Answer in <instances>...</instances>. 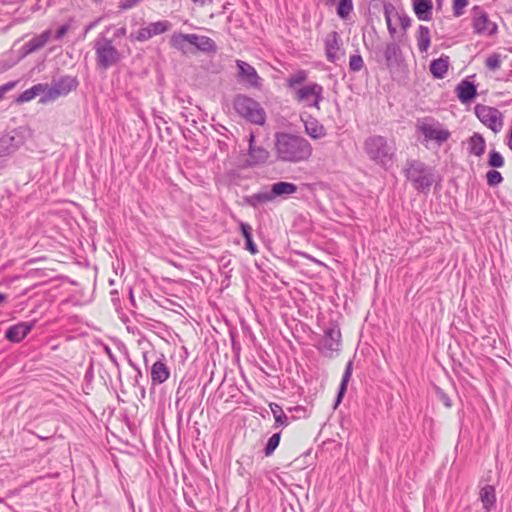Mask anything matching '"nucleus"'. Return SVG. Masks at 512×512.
I'll return each instance as SVG.
<instances>
[{
    "mask_svg": "<svg viewBox=\"0 0 512 512\" xmlns=\"http://www.w3.org/2000/svg\"><path fill=\"white\" fill-rule=\"evenodd\" d=\"M274 153L280 162L297 164L311 158L313 147L303 136L289 132H277L274 135Z\"/></svg>",
    "mask_w": 512,
    "mask_h": 512,
    "instance_id": "f257e3e1",
    "label": "nucleus"
},
{
    "mask_svg": "<svg viewBox=\"0 0 512 512\" xmlns=\"http://www.w3.org/2000/svg\"><path fill=\"white\" fill-rule=\"evenodd\" d=\"M363 150L371 162L385 170L391 168L396 161V144L385 136H368L363 142Z\"/></svg>",
    "mask_w": 512,
    "mask_h": 512,
    "instance_id": "f03ea898",
    "label": "nucleus"
},
{
    "mask_svg": "<svg viewBox=\"0 0 512 512\" xmlns=\"http://www.w3.org/2000/svg\"><path fill=\"white\" fill-rule=\"evenodd\" d=\"M111 27V25L106 26L93 42L96 64L101 70H107L117 65L123 58L122 52L114 45L113 39L107 36Z\"/></svg>",
    "mask_w": 512,
    "mask_h": 512,
    "instance_id": "7ed1b4c3",
    "label": "nucleus"
},
{
    "mask_svg": "<svg viewBox=\"0 0 512 512\" xmlns=\"http://www.w3.org/2000/svg\"><path fill=\"white\" fill-rule=\"evenodd\" d=\"M403 172L418 191H428L433 184L432 169L419 160H408Z\"/></svg>",
    "mask_w": 512,
    "mask_h": 512,
    "instance_id": "20e7f679",
    "label": "nucleus"
},
{
    "mask_svg": "<svg viewBox=\"0 0 512 512\" xmlns=\"http://www.w3.org/2000/svg\"><path fill=\"white\" fill-rule=\"evenodd\" d=\"M233 106L237 114L247 121L257 125L265 123V111L254 99L245 95H238L234 100Z\"/></svg>",
    "mask_w": 512,
    "mask_h": 512,
    "instance_id": "39448f33",
    "label": "nucleus"
},
{
    "mask_svg": "<svg viewBox=\"0 0 512 512\" xmlns=\"http://www.w3.org/2000/svg\"><path fill=\"white\" fill-rule=\"evenodd\" d=\"M471 26L476 35L493 37L498 33V25L492 21L488 12L481 5L471 8Z\"/></svg>",
    "mask_w": 512,
    "mask_h": 512,
    "instance_id": "423d86ee",
    "label": "nucleus"
},
{
    "mask_svg": "<svg viewBox=\"0 0 512 512\" xmlns=\"http://www.w3.org/2000/svg\"><path fill=\"white\" fill-rule=\"evenodd\" d=\"M324 88L322 85L311 82L299 87L293 92L294 99L303 103L306 107L320 109V103L323 101Z\"/></svg>",
    "mask_w": 512,
    "mask_h": 512,
    "instance_id": "0eeeda50",
    "label": "nucleus"
},
{
    "mask_svg": "<svg viewBox=\"0 0 512 512\" xmlns=\"http://www.w3.org/2000/svg\"><path fill=\"white\" fill-rule=\"evenodd\" d=\"M318 350L325 357H333L341 349V331L337 324L331 322L324 330L323 337L318 345Z\"/></svg>",
    "mask_w": 512,
    "mask_h": 512,
    "instance_id": "6e6552de",
    "label": "nucleus"
},
{
    "mask_svg": "<svg viewBox=\"0 0 512 512\" xmlns=\"http://www.w3.org/2000/svg\"><path fill=\"white\" fill-rule=\"evenodd\" d=\"M474 113L478 120L494 133H498L503 127V114L495 107L484 104H476Z\"/></svg>",
    "mask_w": 512,
    "mask_h": 512,
    "instance_id": "1a4fd4ad",
    "label": "nucleus"
},
{
    "mask_svg": "<svg viewBox=\"0 0 512 512\" xmlns=\"http://www.w3.org/2000/svg\"><path fill=\"white\" fill-rule=\"evenodd\" d=\"M171 23L167 20L151 22L135 32H131L129 39L132 42H145L154 36L161 35L171 29Z\"/></svg>",
    "mask_w": 512,
    "mask_h": 512,
    "instance_id": "9d476101",
    "label": "nucleus"
},
{
    "mask_svg": "<svg viewBox=\"0 0 512 512\" xmlns=\"http://www.w3.org/2000/svg\"><path fill=\"white\" fill-rule=\"evenodd\" d=\"M325 57L328 62L337 64L345 56L343 41L340 33L331 31L324 38Z\"/></svg>",
    "mask_w": 512,
    "mask_h": 512,
    "instance_id": "9b49d317",
    "label": "nucleus"
},
{
    "mask_svg": "<svg viewBox=\"0 0 512 512\" xmlns=\"http://www.w3.org/2000/svg\"><path fill=\"white\" fill-rule=\"evenodd\" d=\"M270 157L269 151L263 146L257 145L253 132L248 137V149L245 159L246 167H255L267 162Z\"/></svg>",
    "mask_w": 512,
    "mask_h": 512,
    "instance_id": "f8f14e48",
    "label": "nucleus"
},
{
    "mask_svg": "<svg viewBox=\"0 0 512 512\" xmlns=\"http://www.w3.org/2000/svg\"><path fill=\"white\" fill-rule=\"evenodd\" d=\"M25 143L23 134L13 130L9 134L0 137V157L9 156L15 153Z\"/></svg>",
    "mask_w": 512,
    "mask_h": 512,
    "instance_id": "ddd939ff",
    "label": "nucleus"
},
{
    "mask_svg": "<svg viewBox=\"0 0 512 512\" xmlns=\"http://www.w3.org/2000/svg\"><path fill=\"white\" fill-rule=\"evenodd\" d=\"M236 66L238 67V78L240 81L251 88H260L262 86V79L252 65L238 59L236 60Z\"/></svg>",
    "mask_w": 512,
    "mask_h": 512,
    "instance_id": "4468645a",
    "label": "nucleus"
},
{
    "mask_svg": "<svg viewBox=\"0 0 512 512\" xmlns=\"http://www.w3.org/2000/svg\"><path fill=\"white\" fill-rule=\"evenodd\" d=\"M36 320L18 322L10 326L5 332V338L12 343H20L35 327Z\"/></svg>",
    "mask_w": 512,
    "mask_h": 512,
    "instance_id": "2eb2a0df",
    "label": "nucleus"
},
{
    "mask_svg": "<svg viewBox=\"0 0 512 512\" xmlns=\"http://www.w3.org/2000/svg\"><path fill=\"white\" fill-rule=\"evenodd\" d=\"M418 129L426 140H434L438 144H442L450 137V132L448 130L435 127L431 124L424 123L420 125Z\"/></svg>",
    "mask_w": 512,
    "mask_h": 512,
    "instance_id": "dca6fc26",
    "label": "nucleus"
},
{
    "mask_svg": "<svg viewBox=\"0 0 512 512\" xmlns=\"http://www.w3.org/2000/svg\"><path fill=\"white\" fill-rule=\"evenodd\" d=\"M456 93L460 102L467 104L476 97L477 88L473 82L465 78L456 86Z\"/></svg>",
    "mask_w": 512,
    "mask_h": 512,
    "instance_id": "f3484780",
    "label": "nucleus"
},
{
    "mask_svg": "<svg viewBox=\"0 0 512 512\" xmlns=\"http://www.w3.org/2000/svg\"><path fill=\"white\" fill-rule=\"evenodd\" d=\"M150 375L153 385H159L168 380L170 377V370L164 359H159L152 364Z\"/></svg>",
    "mask_w": 512,
    "mask_h": 512,
    "instance_id": "a211bd4d",
    "label": "nucleus"
},
{
    "mask_svg": "<svg viewBox=\"0 0 512 512\" xmlns=\"http://www.w3.org/2000/svg\"><path fill=\"white\" fill-rule=\"evenodd\" d=\"M52 85L60 96H65L78 87L79 81L75 76L65 75L53 80Z\"/></svg>",
    "mask_w": 512,
    "mask_h": 512,
    "instance_id": "6ab92c4d",
    "label": "nucleus"
},
{
    "mask_svg": "<svg viewBox=\"0 0 512 512\" xmlns=\"http://www.w3.org/2000/svg\"><path fill=\"white\" fill-rule=\"evenodd\" d=\"M297 191L298 187L296 184L280 181L271 185L270 194L274 201L277 197L287 198Z\"/></svg>",
    "mask_w": 512,
    "mask_h": 512,
    "instance_id": "aec40b11",
    "label": "nucleus"
},
{
    "mask_svg": "<svg viewBox=\"0 0 512 512\" xmlns=\"http://www.w3.org/2000/svg\"><path fill=\"white\" fill-rule=\"evenodd\" d=\"M191 45L195 46L197 50L204 53H215L217 51L216 43L208 36L191 34Z\"/></svg>",
    "mask_w": 512,
    "mask_h": 512,
    "instance_id": "412c9836",
    "label": "nucleus"
},
{
    "mask_svg": "<svg viewBox=\"0 0 512 512\" xmlns=\"http://www.w3.org/2000/svg\"><path fill=\"white\" fill-rule=\"evenodd\" d=\"M305 132L312 139H320L326 135V130L324 126L314 117L308 116L306 119H303Z\"/></svg>",
    "mask_w": 512,
    "mask_h": 512,
    "instance_id": "4be33fe9",
    "label": "nucleus"
},
{
    "mask_svg": "<svg viewBox=\"0 0 512 512\" xmlns=\"http://www.w3.org/2000/svg\"><path fill=\"white\" fill-rule=\"evenodd\" d=\"M449 56L442 55L438 59H434L430 63V72L435 79H443L448 72Z\"/></svg>",
    "mask_w": 512,
    "mask_h": 512,
    "instance_id": "5701e85b",
    "label": "nucleus"
},
{
    "mask_svg": "<svg viewBox=\"0 0 512 512\" xmlns=\"http://www.w3.org/2000/svg\"><path fill=\"white\" fill-rule=\"evenodd\" d=\"M414 13L420 21H430L433 15L432 1H413Z\"/></svg>",
    "mask_w": 512,
    "mask_h": 512,
    "instance_id": "b1692460",
    "label": "nucleus"
},
{
    "mask_svg": "<svg viewBox=\"0 0 512 512\" xmlns=\"http://www.w3.org/2000/svg\"><path fill=\"white\" fill-rule=\"evenodd\" d=\"M272 201L273 198L272 195L270 194V190L259 191L244 198V202L254 209H257L261 205Z\"/></svg>",
    "mask_w": 512,
    "mask_h": 512,
    "instance_id": "393cba45",
    "label": "nucleus"
},
{
    "mask_svg": "<svg viewBox=\"0 0 512 512\" xmlns=\"http://www.w3.org/2000/svg\"><path fill=\"white\" fill-rule=\"evenodd\" d=\"M486 148L485 139L479 133H474L468 139V151L470 154L480 157L484 154Z\"/></svg>",
    "mask_w": 512,
    "mask_h": 512,
    "instance_id": "a878e982",
    "label": "nucleus"
},
{
    "mask_svg": "<svg viewBox=\"0 0 512 512\" xmlns=\"http://www.w3.org/2000/svg\"><path fill=\"white\" fill-rule=\"evenodd\" d=\"M52 37V32L50 29L43 31L41 34L31 38L26 44L25 47L28 52H34L41 49Z\"/></svg>",
    "mask_w": 512,
    "mask_h": 512,
    "instance_id": "bb28decb",
    "label": "nucleus"
},
{
    "mask_svg": "<svg viewBox=\"0 0 512 512\" xmlns=\"http://www.w3.org/2000/svg\"><path fill=\"white\" fill-rule=\"evenodd\" d=\"M480 499L486 512H490L496 503L495 488L492 485L484 486L480 491Z\"/></svg>",
    "mask_w": 512,
    "mask_h": 512,
    "instance_id": "cd10ccee",
    "label": "nucleus"
},
{
    "mask_svg": "<svg viewBox=\"0 0 512 512\" xmlns=\"http://www.w3.org/2000/svg\"><path fill=\"white\" fill-rule=\"evenodd\" d=\"M417 47L421 53L428 51L431 44L430 30L427 26L420 25L416 34Z\"/></svg>",
    "mask_w": 512,
    "mask_h": 512,
    "instance_id": "c85d7f7f",
    "label": "nucleus"
},
{
    "mask_svg": "<svg viewBox=\"0 0 512 512\" xmlns=\"http://www.w3.org/2000/svg\"><path fill=\"white\" fill-rule=\"evenodd\" d=\"M240 231L243 237L245 238V246L246 249L252 254L255 255L258 253V248L252 239V227L250 224L246 222L239 223Z\"/></svg>",
    "mask_w": 512,
    "mask_h": 512,
    "instance_id": "c756f323",
    "label": "nucleus"
},
{
    "mask_svg": "<svg viewBox=\"0 0 512 512\" xmlns=\"http://www.w3.org/2000/svg\"><path fill=\"white\" fill-rule=\"evenodd\" d=\"M401 56V49L397 44L389 43L386 45L384 50V57L389 66L399 64Z\"/></svg>",
    "mask_w": 512,
    "mask_h": 512,
    "instance_id": "7c9ffc66",
    "label": "nucleus"
},
{
    "mask_svg": "<svg viewBox=\"0 0 512 512\" xmlns=\"http://www.w3.org/2000/svg\"><path fill=\"white\" fill-rule=\"evenodd\" d=\"M352 370H353V362H352V360H350L346 364L345 371L342 376V380H341L338 394H337L336 401H335V406H337L342 401V398L347 390L348 382L352 376Z\"/></svg>",
    "mask_w": 512,
    "mask_h": 512,
    "instance_id": "2f4dec72",
    "label": "nucleus"
},
{
    "mask_svg": "<svg viewBox=\"0 0 512 512\" xmlns=\"http://www.w3.org/2000/svg\"><path fill=\"white\" fill-rule=\"evenodd\" d=\"M308 78V72L300 69L296 73L290 75L287 78V86L293 92L299 88V85L303 84Z\"/></svg>",
    "mask_w": 512,
    "mask_h": 512,
    "instance_id": "473e14b6",
    "label": "nucleus"
},
{
    "mask_svg": "<svg viewBox=\"0 0 512 512\" xmlns=\"http://www.w3.org/2000/svg\"><path fill=\"white\" fill-rule=\"evenodd\" d=\"M47 88V84H36L32 86L31 88L25 90L22 92L17 101L18 102H28L34 99L37 95H39L41 92H43Z\"/></svg>",
    "mask_w": 512,
    "mask_h": 512,
    "instance_id": "72a5a7b5",
    "label": "nucleus"
},
{
    "mask_svg": "<svg viewBox=\"0 0 512 512\" xmlns=\"http://www.w3.org/2000/svg\"><path fill=\"white\" fill-rule=\"evenodd\" d=\"M271 412L273 413L275 424L277 426H286L288 425V417L283 412L282 407L277 403H270L269 405Z\"/></svg>",
    "mask_w": 512,
    "mask_h": 512,
    "instance_id": "f704fd0d",
    "label": "nucleus"
},
{
    "mask_svg": "<svg viewBox=\"0 0 512 512\" xmlns=\"http://www.w3.org/2000/svg\"><path fill=\"white\" fill-rule=\"evenodd\" d=\"M191 34L174 33L171 36V45L177 50L185 51V44H191Z\"/></svg>",
    "mask_w": 512,
    "mask_h": 512,
    "instance_id": "c9c22d12",
    "label": "nucleus"
},
{
    "mask_svg": "<svg viewBox=\"0 0 512 512\" xmlns=\"http://www.w3.org/2000/svg\"><path fill=\"white\" fill-rule=\"evenodd\" d=\"M353 11L352 0H340L337 5V15L341 19H346Z\"/></svg>",
    "mask_w": 512,
    "mask_h": 512,
    "instance_id": "e433bc0d",
    "label": "nucleus"
},
{
    "mask_svg": "<svg viewBox=\"0 0 512 512\" xmlns=\"http://www.w3.org/2000/svg\"><path fill=\"white\" fill-rule=\"evenodd\" d=\"M502 57L499 53L490 54L485 60V67L490 71H496L500 68Z\"/></svg>",
    "mask_w": 512,
    "mask_h": 512,
    "instance_id": "4c0bfd02",
    "label": "nucleus"
},
{
    "mask_svg": "<svg viewBox=\"0 0 512 512\" xmlns=\"http://www.w3.org/2000/svg\"><path fill=\"white\" fill-rule=\"evenodd\" d=\"M364 67V61L359 53L353 54L349 58V70L351 72H359Z\"/></svg>",
    "mask_w": 512,
    "mask_h": 512,
    "instance_id": "58836bf2",
    "label": "nucleus"
},
{
    "mask_svg": "<svg viewBox=\"0 0 512 512\" xmlns=\"http://www.w3.org/2000/svg\"><path fill=\"white\" fill-rule=\"evenodd\" d=\"M280 437H281L280 433H275L268 439V442L264 448V453L266 456H270L275 451V449L278 447L279 442H280Z\"/></svg>",
    "mask_w": 512,
    "mask_h": 512,
    "instance_id": "ea45409f",
    "label": "nucleus"
},
{
    "mask_svg": "<svg viewBox=\"0 0 512 512\" xmlns=\"http://www.w3.org/2000/svg\"><path fill=\"white\" fill-rule=\"evenodd\" d=\"M469 5V0H453L452 12L454 17H461L465 13V8Z\"/></svg>",
    "mask_w": 512,
    "mask_h": 512,
    "instance_id": "a19ab883",
    "label": "nucleus"
},
{
    "mask_svg": "<svg viewBox=\"0 0 512 512\" xmlns=\"http://www.w3.org/2000/svg\"><path fill=\"white\" fill-rule=\"evenodd\" d=\"M488 164L491 167L500 168V167H502L504 165V158H503V156L498 151L492 150L489 153Z\"/></svg>",
    "mask_w": 512,
    "mask_h": 512,
    "instance_id": "79ce46f5",
    "label": "nucleus"
},
{
    "mask_svg": "<svg viewBox=\"0 0 512 512\" xmlns=\"http://www.w3.org/2000/svg\"><path fill=\"white\" fill-rule=\"evenodd\" d=\"M487 183L489 186L495 187L503 181V177L500 172L496 170H489L486 174Z\"/></svg>",
    "mask_w": 512,
    "mask_h": 512,
    "instance_id": "37998d69",
    "label": "nucleus"
},
{
    "mask_svg": "<svg viewBox=\"0 0 512 512\" xmlns=\"http://www.w3.org/2000/svg\"><path fill=\"white\" fill-rule=\"evenodd\" d=\"M43 92L45 94L40 100V102H42V103H46L48 101H52V100H55L56 98L60 97V95L58 94V92L56 91V89L53 85H51V86L47 85V88Z\"/></svg>",
    "mask_w": 512,
    "mask_h": 512,
    "instance_id": "c03bdc74",
    "label": "nucleus"
},
{
    "mask_svg": "<svg viewBox=\"0 0 512 512\" xmlns=\"http://www.w3.org/2000/svg\"><path fill=\"white\" fill-rule=\"evenodd\" d=\"M74 22V19L73 18H70L69 21L63 25H61L55 35H54V39L56 40H60L62 39L67 33L68 31L72 28V23Z\"/></svg>",
    "mask_w": 512,
    "mask_h": 512,
    "instance_id": "a18cd8bd",
    "label": "nucleus"
},
{
    "mask_svg": "<svg viewBox=\"0 0 512 512\" xmlns=\"http://www.w3.org/2000/svg\"><path fill=\"white\" fill-rule=\"evenodd\" d=\"M436 394L438 399L447 407L450 408L452 406V401L450 397L440 388L436 389Z\"/></svg>",
    "mask_w": 512,
    "mask_h": 512,
    "instance_id": "49530a36",
    "label": "nucleus"
},
{
    "mask_svg": "<svg viewBox=\"0 0 512 512\" xmlns=\"http://www.w3.org/2000/svg\"><path fill=\"white\" fill-rule=\"evenodd\" d=\"M17 84V81H9L3 85L0 86V101L3 100L5 94L9 91H11L12 89H14V87L16 86Z\"/></svg>",
    "mask_w": 512,
    "mask_h": 512,
    "instance_id": "de8ad7c7",
    "label": "nucleus"
},
{
    "mask_svg": "<svg viewBox=\"0 0 512 512\" xmlns=\"http://www.w3.org/2000/svg\"><path fill=\"white\" fill-rule=\"evenodd\" d=\"M140 0H120L119 2V9L122 11L128 10L136 6Z\"/></svg>",
    "mask_w": 512,
    "mask_h": 512,
    "instance_id": "09e8293b",
    "label": "nucleus"
},
{
    "mask_svg": "<svg viewBox=\"0 0 512 512\" xmlns=\"http://www.w3.org/2000/svg\"><path fill=\"white\" fill-rule=\"evenodd\" d=\"M385 19L389 33L394 35L396 33V28L392 25L391 17L387 8H385Z\"/></svg>",
    "mask_w": 512,
    "mask_h": 512,
    "instance_id": "8fccbe9b",
    "label": "nucleus"
},
{
    "mask_svg": "<svg viewBox=\"0 0 512 512\" xmlns=\"http://www.w3.org/2000/svg\"><path fill=\"white\" fill-rule=\"evenodd\" d=\"M398 19H399V23H400L401 27L404 30H406L411 25L410 17L405 15V14L404 15H399Z\"/></svg>",
    "mask_w": 512,
    "mask_h": 512,
    "instance_id": "3c124183",
    "label": "nucleus"
},
{
    "mask_svg": "<svg viewBox=\"0 0 512 512\" xmlns=\"http://www.w3.org/2000/svg\"><path fill=\"white\" fill-rule=\"evenodd\" d=\"M104 352L105 354L108 356V358L110 359V361L115 365V366H119L118 364V361H117V358L116 356L114 355V353L112 352L111 348L107 345L104 346Z\"/></svg>",
    "mask_w": 512,
    "mask_h": 512,
    "instance_id": "603ef678",
    "label": "nucleus"
},
{
    "mask_svg": "<svg viewBox=\"0 0 512 512\" xmlns=\"http://www.w3.org/2000/svg\"><path fill=\"white\" fill-rule=\"evenodd\" d=\"M127 34V28L125 25L121 26V27H118L114 33H113V38L114 39H119V38H122L124 36H126Z\"/></svg>",
    "mask_w": 512,
    "mask_h": 512,
    "instance_id": "864d4df0",
    "label": "nucleus"
},
{
    "mask_svg": "<svg viewBox=\"0 0 512 512\" xmlns=\"http://www.w3.org/2000/svg\"><path fill=\"white\" fill-rule=\"evenodd\" d=\"M101 21V18H98L96 19L95 21H92L90 22L86 27H85V31H84V36L90 31L92 30L93 28H95L99 22Z\"/></svg>",
    "mask_w": 512,
    "mask_h": 512,
    "instance_id": "5fc2aeb1",
    "label": "nucleus"
},
{
    "mask_svg": "<svg viewBox=\"0 0 512 512\" xmlns=\"http://www.w3.org/2000/svg\"><path fill=\"white\" fill-rule=\"evenodd\" d=\"M195 4H198L200 6H203L207 3H211L212 0H192Z\"/></svg>",
    "mask_w": 512,
    "mask_h": 512,
    "instance_id": "6e6d98bb",
    "label": "nucleus"
},
{
    "mask_svg": "<svg viewBox=\"0 0 512 512\" xmlns=\"http://www.w3.org/2000/svg\"><path fill=\"white\" fill-rule=\"evenodd\" d=\"M111 295H112V301L114 302V304H116V302L119 301L118 292L116 290H114L111 292Z\"/></svg>",
    "mask_w": 512,
    "mask_h": 512,
    "instance_id": "4d7b16f0",
    "label": "nucleus"
},
{
    "mask_svg": "<svg viewBox=\"0 0 512 512\" xmlns=\"http://www.w3.org/2000/svg\"><path fill=\"white\" fill-rule=\"evenodd\" d=\"M130 364H131V365H132V367L137 371V376L141 377V376H142V373H141L140 368H139L138 366H136V365L132 364L131 362H130Z\"/></svg>",
    "mask_w": 512,
    "mask_h": 512,
    "instance_id": "13d9d810",
    "label": "nucleus"
},
{
    "mask_svg": "<svg viewBox=\"0 0 512 512\" xmlns=\"http://www.w3.org/2000/svg\"><path fill=\"white\" fill-rule=\"evenodd\" d=\"M6 295L3 293H0V304L3 303L6 300Z\"/></svg>",
    "mask_w": 512,
    "mask_h": 512,
    "instance_id": "bf43d9fd",
    "label": "nucleus"
},
{
    "mask_svg": "<svg viewBox=\"0 0 512 512\" xmlns=\"http://www.w3.org/2000/svg\"><path fill=\"white\" fill-rule=\"evenodd\" d=\"M129 293H130L131 299L133 300V295H132V290L131 289L129 290Z\"/></svg>",
    "mask_w": 512,
    "mask_h": 512,
    "instance_id": "052dcab7",
    "label": "nucleus"
},
{
    "mask_svg": "<svg viewBox=\"0 0 512 512\" xmlns=\"http://www.w3.org/2000/svg\"><path fill=\"white\" fill-rule=\"evenodd\" d=\"M438 4L441 5L442 0H437Z\"/></svg>",
    "mask_w": 512,
    "mask_h": 512,
    "instance_id": "680f3d73",
    "label": "nucleus"
}]
</instances>
